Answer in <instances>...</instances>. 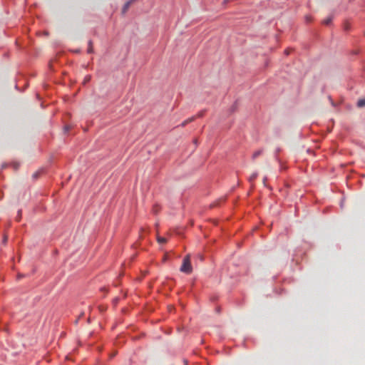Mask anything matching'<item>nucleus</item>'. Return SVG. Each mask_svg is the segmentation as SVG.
Here are the masks:
<instances>
[{
	"label": "nucleus",
	"instance_id": "obj_1",
	"mask_svg": "<svg viewBox=\"0 0 365 365\" xmlns=\"http://www.w3.org/2000/svg\"><path fill=\"white\" fill-rule=\"evenodd\" d=\"M180 270L185 273H190L192 272V266L190 264V255H187L183 259L182 264Z\"/></svg>",
	"mask_w": 365,
	"mask_h": 365
},
{
	"label": "nucleus",
	"instance_id": "obj_2",
	"mask_svg": "<svg viewBox=\"0 0 365 365\" xmlns=\"http://www.w3.org/2000/svg\"><path fill=\"white\" fill-rule=\"evenodd\" d=\"M93 52V43L91 41H88V53H91Z\"/></svg>",
	"mask_w": 365,
	"mask_h": 365
},
{
	"label": "nucleus",
	"instance_id": "obj_3",
	"mask_svg": "<svg viewBox=\"0 0 365 365\" xmlns=\"http://www.w3.org/2000/svg\"><path fill=\"white\" fill-rule=\"evenodd\" d=\"M194 119H195V117H192L190 118H188V119L185 120V121L182 122V126H185L187 123H189L192 122V120H194Z\"/></svg>",
	"mask_w": 365,
	"mask_h": 365
},
{
	"label": "nucleus",
	"instance_id": "obj_4",
	"mask_svg": "<svg viewBox=\"0 0 365 365\" xmlns=\"http://www.w3.org/2000/svg\"><path fill=\"white\" fill-rule=\"evenodd\" d=\"M262 151L261 150L255 151L252 155V158L255 159L258 156H259L262 154Z\"/></svg>",
	"mask_w": 365,
	"mask_h": 365
},
{
	"label": "nucleus",
	"instance_id": "obj_5",
	"mask_svg": "<svg viewBox=\"0 0 365 365\" xmlns=\"http://www.w3.org/2000/svg\"><path fill=\"white\" fill-rule=\"evenodd\" d=\"M257 173H252L249 178L250 182H253L257 178Z\"/></svg>",
	"mask_w": 365,
	"mask_h": 365
},
{
	"label": "nucleus",
	"instance_id": "obj_6",
	"mask_svg": "<svg viewBox=\"0 0 365 365\" xmlns=\"http://www.w3.org/2000/svg\"><path fill=\"white\" fill-rule=\"evenodd\" d=\"M331 17L329 16L323 21V24L325 25H329L331 22Z\"/></svg>",
	"mask_w": 365,
	"mask_h": 365
},
{
	"label": "nucleus",
	"instance_id": "obj_7",
	"mask_svg": "<svg viewBox=\"0 0 365 365\" xmlns=\"http://www.w3.org/2000/svg\"><path fill=\"white\" fill-rule=\"evenodd\" d=\"M357 106L359 107H363L365 106V99H361L358 101Z\"/></svg>",
	"mask_w": 365,
	"mask_h": 365
},
{
	"label": "nucleus",
	"instance_id": "obj_8",
	"mask_svg": "<svg viewBox=\"0 0 365 365\" xmlns=\"http://www.w3.org/2000/svg\"><path fill=\"white\" fill-rule=\"evenodd\" d=\"M130 3L128 1V2H127V3L124 5V7H123V13H125V12L127 11V9H128V7H129V6H130Z\"/></svg>",
	"mask_w": 365,
	"mask_h": 365
},
{
	"label": "nucleus",
	"instance_id": "obj_9",
	"mask_svg": "<svg viewBox=\"0 0 365 365\" xmlns=\"http://www.w3.org/2000/svg\"><path fill=\"white\" fill-rule=\"evenodd\" d=\"M170 254L168 252H165L163 256V261H167L169 259Z\"/></svg>",
	"mask_w": 365,
	"mask_h": 365
},
{
	"label": "nucleus",
	"instance_id": "obj_10",
	"mask_svg": "<svg viewBox=\"0 0 365 365\" xmlns=\"http://www.w3.org/2000/svg\"><path fill=\"white\" fill-rule=\"evenodd\" d=\"M91 76H86L84 78L83 83H86L87 82H88L91 80Z\"/></svg>",
	"mask_w": 365,
	"mask_h": 365
},
{
	"label": "nucleus",
	"instance_id": "obj_11",
	"mask_svg": "<svg viewBox=\"0 0 365 365\" xmlns=\"http://www.w3.org/2000/svg\"><path fill=\"white\" fill-rule=\"evenodd\" d=\"M167 242L166 239L161 237V244L165 243Z\"/></svg>",
	"mask_w": 365,
	"mask_h": 365
},
{
	"label": "nucleus",
	"instance_id": "obj_12",
	"mask_svg": "<svg viewBox=\"0 0 365 365\" xmlns=\"http://www.w3.org/2000/svg\"><path fill=\"white\" fill-rule=\"evenodd\" d=\"M156 240H157L158 242H160V235H158V233H157Z\"/></svg>",
	"mask_w": 365,
	"mask_h": 365
},
{
	"label": "nucleus",
	"instance_id": "obj_13",
	"mask_svg": "<svg viewBox=\"0 0 365 365\" xmlns=\"http://www.w3.org/2000/svg\"><path fill=\"white\" fill-rule=\"evenodd\" d=\"M202 115H203V113H202V112H200V113L197 115V116H198V117H202Z\"/></svg>",
	"mask_w": 365,
	"mask_h": 365
},
{
	"label": "nucleus",
	"instance_id": "obj_14",
	"mask_svg": "<svg viewBox=\"0 0 365 365\" xmlns=\"http://www.w3.org/2000/svg\"><path fill=\"white\" fill-rule=\"evenodd\" d=\"M173 307L171 306L168 307V310L170 311Z\"/></svg>",
	"mask_w": 365,
	"mask_h": 365
},
{
	"label": "nucleus",
	"instance_id": "obj_15",
	"mask_svg": "<svg viewBox=\"0 0 365 365\" xmlns=\"http://www.w3.org/2000/svg\"><path fill=\"white\" fill-rule=\"evenodd\" d=\"M21 215V211H19V216L20 217Z\"/></svg>",
	"mask_w": 365,
	"mask_h": 365
},
{
	"label": "nucleus",
	"instance_id": "obj_16",
	"mask_svg": "<svg viewBox=\"0 0 365 365\" xmlns=\"http://www.w3.org/2000/svg\"><path fill=\"white\" fill-rule=\"evenodd\" d=\"M185 365H187V361H185Z\"/></svg>",
	"mask_w": 365,
	"mask_h": 365
}]
</instances>
